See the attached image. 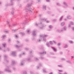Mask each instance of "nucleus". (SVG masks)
Listing matches in <instances>:
<instances>
[{"label":"nucleus","mask_w":74,"mask_h":74,"mask_svg":"<svg viewBox=\"0 0 74 74\" xmlns=\"http://www.w3.org/2000/svg\"><path fill=\"white\" fill-rule=\"evenodd\" d=\"M11 14L12 15H13V14H14V10L12 11L11 12Z\"/></svg>","instance_id":"e433bc0d"},{"label":"nucleus","mask_w":74,"mask_h":74,"mask_svg":"<svg viewBox=\"0 0 74 74\" xmlns=\"http://www.w3.org/2000/svg\"><path fill=\"white\" fill-rule=\"evenodd\" d=\"M46 1L47 2H50V0H46Z\"/></svg>","instance_id":"5fc2aeb1"},{"label":"nucleus","mask_w":74,"mask_h":74,"mask_svg":"<svg viewBox=\"0 0 74 74\" xmlns=\"http://www.w3.org/2000/svg\"><path fill=\"white\" fill-rule=\"evenodd\" d=\"M16 42H17V44H18V43H19V42L18 41H16Z\"/></svg>","instance_id":"bf43d9fd"},{"label":"nucleus","mask_w":74,"mask_h":74,"mask_svg":"<svg viewBox=\"0 0 74 74\" xmlns=\"http://www.w3.org/2000/svg\"><path fill=\"white\" fill-rule=\"evenodd\" d=\"M24 62H23V61H21V62L20 64V66H23V63Z\"/></svg>","instance_id":"ddd939ff"},{"label":"nucleus","mask_w":74,"mask_h":74,"mask_svg":"<svg viewBox=\"0 0 74 74\" xmlns=\"http://www.w3.org/2000/svg\"><path fill=\"white\" fill-rule=\"evenodd\" d=\"M4 32L5 33H8V31H4Z\"/></svg>","instance_id":"de8ad7c7"},{"label":"nucleus","mask_w":74,"mask_h":74,"mask_svg":"<svg viewBox=\"0 0 74 74\" xmlns=\"http://www.w3.org/2000/svg\"><path fill=\"white\" fill-rule=\"evenodd\" d=\"M15 0H11L10 1V4H8L7 5H12L13 4H14V3H13V1H14Z\"/></svg>","instance_id":"39448f33"},{"label":"nucleus","mask_w":74,"mask_h":74,"mask_svg":"<svg viewBox=\"0 0 74 74\" xmlns=\"http://www.w3.org/2000/svg\"><path fill=\"white\" fill-rule=\"evenodd\" d=\"M2 51H3V52H6V50H3Z\"/></svg>","instance_id":"6e6d98bb"},{"label":"nucleus","mask_w":74,"mask_h":74,"mask_svg":"<svg viewBox=\"0 0 74 74\" xmlns=\"http://www.w3.org/2000/svg\"><path fill=\"white\" fill-rule=\"evenodd\" d=\"M7 24H8V25L9 24V23H10V22H9V21H7Z\"/></svg>","instance_id":"4d7b16f0"},{"label":"nucleus","mask_w":74,"mask_h":74,"mask_svg":"<svg viewBox=\"0 0 74 74\" xmlns=\"http://www.w3.org/2000/svg\"><path fill=\"white\" fill-rule=\"evenodd\" d=\"M30 74H33V72H32V71H30Z\"/></svg>","instance_id":"680f3d73"},{"label":"nucleus","mask_w":74,"mask_h":74,"mask_svg":"<svg viewBox=\"0 0 74 74\" xmlns=\"http://www.w3.org/2000/svg\"><path fill=\"white\" fill-rule=\"evenodd\" d=\"M49 27L50 29H52V26L51 25L49 26Z\"/></svg>","instance_id":"c9c22d12"},{"label":"nucleus","mask_w":74,"mask_h":74,"mask_svg":"<svg viewBox=\"0 0 74 74\" xmlns=\"http://www.w3.org/2000/svg\"><path fill=\"white\" fill-rule=\"evenodd\" d=\"M43 28V26L42 27H40V28L41 29H42Z\"/></svg>","instance_id":"0e129e2a"},{"label":"nucleus","mask_w":74,"mask_h":74,"mask_svg":"<svg viewBox=\"0 0 74 74\" xmlns=\"http://www.w3.org/2000/svg\"><path fill=\"white\" fill-rule=\"evenodd\" d=\"M63 4H64V5H68V4H67V2H66L65 1L63 2Z\"/></svg>","instance_id":"412c9836"},{"label":"nucleus","mask_w":74,"mask_h":74,"mask_svg":"<svg viewBox=\"0 0 74 74\" xmlns=\"http://www.w3.org/2000/svg\"><path fill=\"white\" fill-rule=\"evenodd\" d=\"M40 20H41V21H45V19H44V18H41Z\"/></svg>","instance_id":"f704fd0d"},{"label":"nucleus","mask_w":74,"mask_h":74,"mask_svg":"<svg viewBox=\"0 0 74 74\" xmlns=\"http://www.w3.org/2000/svg\"><path fill=\"white\" fill-rule=\"evenodd\" d=\"M15 47H16V48H19V47H20V46H18L17 45H14Z\"/></svg>","instance_id":"5701e85b"},{"label":"nucleus","mask_w":74,"mask_h":74,"mask_svg":"<svg viewBox=\"0 0 74 74\" xmlns=\"http://www.w3.org/2000/svg\"><path fill=\"white\" fill-rule=\"evenodd\" d=\"M17 25V24H15L13 25V26H16Z\"/></svg>","instance_id":"8fccbe9b"},{"label":"nucleus","mask_w":74,"mask_h":74,"mask_svg":"<svg viewBox=\"0 0 74 74\" xmlns=\"http://www.w3.org/2000/svg\"><path fill=\"white\" fill-rule=\"evenodd\" d=\"M7 69H6L5 70V71H6V72H8L9 73H11V71L8 69H9V66H7Z\"/></svg>","instance_id":"20e7f679"},{"label":"nucleus","mask_w":74,"mask_h":74,"mask_svg":"<svg viewBox=\"0 0 74 74\" xmlns=\"http://www.w3.org/2000/svg\"><path fill=\"white\" fill-rule=\"evenodd\" d=\"M58 45L59 46V45H60V43H59L58 44Z\"/></svg>","instance_id":"e2e57ef3"},{"label":"nucleus","mask_w":74,"mask_h":74,"mask_svg":"<svg viewBox=\"0 0 74 74\" xmlns=\"http://www.w3.org/2000/svg\"><path fill=\"white\" fill-rule=\"evenodd\" d=\"M49 74H53V73L52 72L50 73Z\"/></svg>","instance_id":"69168bd1"},{"label":"nucleus","mask_w":74,"mask_h":74,"mask_svg":"<svg viewBox=\"0 0 74 74\" xmlns=\"http://www.w3.org/2000/svg\"><path fill=\"white\" fill-rule=\"evenodd\" d=\"M42 65V64H41V63L39 64V66H38V68H37L38 69H39L40 68V66H41Z\"/></svg>","instance_id":"b1692460"},{"label":"nucleus","mask_w":74,"mask_h":74,"mask_svg":"<svg viewBox=\"0 0 74 74\" xmlns=\"http://www.w3.org/2000/svg\"><path fill=\"white\" fill-rule=\"evenodd\" d=\"M65 25V22H63L62 23H61V26H64V25Z\"/></svg>","instance_id":"aec40b11"},{"label":"nucleus","mask_w":74,"mask_h":74,"mask_svg":"<svg viewBox=\"0 0 74 74\" xmlns=\"http://www.w3.org/2000/svg\"><path fill=\"white\" fill-rule=\"evenodd\" d=\"M11 41V39H8V41L9 42H10V41Z\"/></svg>","instance_id":"09e8293b"},{"label":"nucleus","mask_w":74,"mask_h":74,"mask_svg":"<svg viewBox=\"0 0 74 74\" xmlns=\"http://www.w3.org/2000/svg\"><path fill=\"white\" fill-rule=\"evenodd\" d=\"M30 59L29 58H27L26 59L27 61H30Z\"/></svg>","instance_id":"ea45409f"},{"label":"nucleus","mask_w":74,"mask_h":74,"mask_svg":"<svg viewBox=\"0 0 74 74\" xmlns=\"http://www.w3.org/2000/svg\"><path fill=\"white\" fill-rule=\"evenodd\" d=\"M2 45L3 46V47H4V48H5V45H6V44L3 43V44H2Z\"/></svg>","instance_id":"bb28decb"},{"label":"nucleus","mask_w":74,"mask_h":74,"mask_svg":"<svg viewBox=\"0 0 74 74\" xmlns=\"http://www.w3.org/2000/svg\"><path fill=\"white\" fill-rule=\"evenodd\" d=\"M40 1H41V0H38V2H40Z\"/></svg>","instance_id":"338daca9"},{"label":"nucleus","mask_w":74,"mask_h":74,"mask_svg":"<svg viewBox=\"0 0 74 74\" xmlns=\"http://www.w3.org/2000/svg\"><path fill=\"white\" fill-rule=\"evenodd\" d=\"M72 29L73 30V31H74V27H72Z\"/></svg>","instance_id":"052dcab7"},{"label":"nucleus","mask_w":74,"mask_h":74,"mask_svg":"<svg viewBox=\"0 0 74 74\" xmlns=\"http://www.w3.org/2000/svg\"><path fill=\"white\" fill-rule=\"evenodd\" d=\"M41 59L42 60H43V59H44V57H41Z\"/></svg>","instance_id":"864d4df0"},{"label":"nucleus","mask_w":74,"mask_h":74,"mask_svg":"<svg viewBox=\"0 0 74 74\" xmlns=\"http://www.w3.org/2000/svg\"><path fill=\"white\" fill-rule=\"evenodd\" d=\"M53 42H54V44H56V41H54V40H53Z\"/></svg>","instance_id":"603ef678"},{"label":"nucleus","mask_w":74,"mask_h":74,"mask_svg":"<svg viewBox=\"0 0 74 74\" xmlns=\"http://www.w3.org/2000/svg\"><path fill=\"white\" fill-rule=\"evenodd\" d=\"M74 25V22L72 21H71L70 22V23H69V24L68 25V27H70L71 26H72V25Z\"/></svg>","instance_id":"423d86ee"},{"label":"nucleus","mask_w":74,"mask_h":74,"mask_svg":"<svg viewBox=\"0 0 74 74\" xmlns=\"http://www.w3.org/2000/svg\"><path fill=\"white\" fill-rule=\"evenodd\" d=\"M59 71L58 72V74H59V73H62V72H63V71L62 70H58Z\"/></svg>","instance_id":"393cba45"},{"label":"nucleus","mask_w":74,"mask_h":74,"mask_svg":"<svg viewBox=\"0 0 74 74\" xmlns=\"http://www.w3.org/2000/svg\"><path fill=\"white\" fill-rule=\"evenodd\" d=\"M63 16H62L59 19V21H62V19H63Z\"/></svg>","instance_id":"f3484780"},{"label":"nucleus","mask_w":74,"mask_h":74,"mask_svg":"<svg viewBox=\"0 0 74 74\" xmlns=\"http://www.w3.org/2000/svg\"><path fill=\"white\" fill-rule=\"evenodd\" d=\"M50 44H51V45H53V43L52 42L50 41Z\"/></svg>","instance_id":"58836bf2"},{"label":"nucleus","mask_w":74,"mask_h":74,"mask_svg":"<svg viewBox=\"0 0 74 74\" xmlns=\"http://www.w3.org/2000/svg\"><path fill=\"white\" fill-rule=\"evenodd\" d=\"M43 72L44 73H47V71H46L45 69H43Z\"/></svg>","instance_id":"4468645a"},{"label":"nucleus","mask_w":74,"mask_h":74,"mask_svg":"<svg viewBox=\"0 0 74 74\" xmlns=\"http://www.w3.org/2000/svg\"><path fill=\"white\" fill-rule=\"evenodd\" d=\"M25 53H23L22 54H20L19 55V57H21V56H22V55H25Z\"/></svg>","instance_id":"7c9ffc66"},{"label":"nucleus","mask_w":74,"mask_h":74,"mask_svg":"<svg viewBox=\"0 0 74 74\" xmlns=\"http://www.w3.org/2000/svg\"><path fill=\"white\" fill-rule=\"evenodd\" d=\"M45 53V52H43V53H40V54H41V55H42V54H44V53Z\"/></svg>","instance_id":"3c124183"},{"label":"nucleus","mask_w":74,"mask_h":74,"mask_svg":"<svg viewBox=\"0 0 74 74\" xmlns=\"http://www.w3.org/2000/svg\"><path fill=\"white\" fill-rule=\"evenodd\" d=\"M10 50V49H9V48H7V51H9Z\"/></svg>","instance_id":"a18cd8bd"},{"label":"nucleus","mask_w":74,"mask_h":74,"mask_svg":"<svg viewBox=\"0 0 74 74\" xmlns=\"http://www.w3.org/2000/svg\"><path fill=\"white\" fill-rule=\"evenodd\" d=\"M12 31L13 32H16V29H12Z\"/></svg>","instance_id":"a19ab883"},{"label":"nucleus","mask_w":74,"mask_h":74,"mask_svg":"<svg viewBox=\"0 0 74 74\" xmlns=\"http://www.w3.org/2000/svg\"><path fill=\"white\" fill-rule=\"evenodd\" d=\"M25 23H27V22H29V21L27 20H26L25 21Z\"/></svg>","instance_id":"13d9d810"},{"label":"nucleus","mask_w":74,"mask_h":74,"mask_svg":"<svg viewBox=\"0 0 74 74\" xmlns=\"http://www.w3.org/2000/svg\"><path fill=\"white\" fill-rule=\"evenodd\" d=\"M32 3L31 4L30 3H28L26 5V7L25 8V10H28L29 12L31 14H33V12H32V9L30 7L32 6Z\"/></svg>","instance_id":"f257e3e1"},{"label":"nucleus","mask_w":74,"mask_h":74,"mask_svg":"<svg viewBox=\"0 0 74 74\" xmlns=\"http://www.w3.org/2000/svg\"><path fill=\"white\" fill-rule=\"evenodd\" d=\"M58 67H62V65H58Z\"/></svg>","instance_id":"2f4dec72"},{"label":"nucleus","mask_w":74,"mask_h":74,"mask_svg":"<svg viewBox=\"0 0 74 74\" xmlns=\"http://www.w3.org/2000/svg\"><path fill=\"white\" fill-rule=\"evenodd\" d=\"M20 34L21 35H24V34H25V33L23 32H20Z\"/></svg>","instance_id":"473e14b6"},{"label":"nucleus","mask_w":74,"mask_h":74,"mask_svg":"<svg viewBox=\"0 0 74 74\" xmlns=\"http://www.w3.org/2000/svg\"><path fill=\"white\" fill-rule=\"evenodd\" d=\"M67 19H71V18H72V17L70 15H68L67 16Z\"/></svg>","instance_id":"9d476101"},{"label":"nucleus","mask_w":74,"mask_h":74,"mask_svg":"<svg viewBox=\"0 0 74 74\" xmlns=\"http://www.w3.org/2000/svg\"><path fill=\"white\" fill-rule=\"evenodd\" d=\"M34 60L35 61H36V60H37V57H35L34 58Z\"/></svg>","instance_id":"79ce46f5"},{"label":"nucleus","mask_w":74,"mask_h":74,"mask_svg":"<svg viewBox=\"0 0 74 74\" xmlns=\"http://www.w3.org/2000/svg\"><path fill=\"white\" fill-rule=\"evenodd\" d=\"M32 35H33V36H34L36 35V31H33V32H32Z\"/></svg>","instance_id":"f8f14e48"},{"label":"nucleus","mask_w":74,"mask_h":74,"mask_svg":"<svg viewBox=\"0 0 74 74\" xmlns=\"http://www.w3.org/2000/svg\"><path fill=\"white\" fill-rule=\"evenodd\" d=\"M66 62H68V63H70V64H71V61L70 60L66 61Z\"/></svg>","instance_id":"c756f323"},{"label":"nucleus","mask_w":74,"mask_h":74,"mask_svg":"<svg viewBox=\"0 0 74 74\" xmlns=\"http://www.w3.org/2000/svg\"><path fill=\"white\" fill-rule=\"evenodd\" d=\"M34 25H35V26H37V23H35Z\"/></svg>","instance_id":"49530a36"},{"label":"nucleus","mask_w":74,"mask_h":74,"mask_svg":"<svg viewBox=\"0 0 74 74\" xmlns=\"http://www.w3.org/2000/svg\"><path fill=\"white\" fill-rule=\"evenodd\" d=\"M48 31H49V32L51 31V29H48Z\"/></svg>","instance_id":"774afa93"},{"label":"nucleus","mask_w":74,"mask_h":74,"mask_svg":"<svg viewBox=\"0 0 74 74\" xmlns=\"http://www.w3.org/2000/svg\"><path fill=\"white\" fill-rule=\"evenodd\" d=\"M23 74H27V72L25 71H23L22 72Z\"/></svg>","instance_id":"4be33fe9"},{"label":"nucleus","mask_w":74,"mask_h":74,"mask_svg":"<svg viewBox=\"0 0 74 74\" xmlns=\"http://www.w3.org/2000/svg\"><path fill=\"white\" fill-rule=\"evenodd\" d=\"M45 21H46L47 23H49V21H48V20H47V19H45Z\"/></svg>","instance_id":"72a5a7b5"},{"label":"nucleus","mask_w":74,"mask_h":74,"mask_svg":"<svg viewBox=\"0 0 74 74\" xmlns=\"http://www.w3.org/2000/svg\"><path fill=\"white\" fill-rule=\"evenodd\" d=\"M43 10H46V6L45 5H43L42 7Z\"/></svg>","instance_id":"2eb2a0df"},{"label":"nucleus","mask_w":74,"mask_h":74,"mask_svg":"<svg viewBox=\"0 0 74 74\" xmlns=\"http://www.w3.org/2000/svg\"><path fill=\"white\" fill-rule=\"evenodd\" d=\"M51 48L53 51L54 52H57V50L55 49L54 47H51Z\"/></svg>","instance_id":"9b49d317"},{"label":"nucleus","mask_w":74,"mask_h":74,"mask_svg":"<svg viewBox=\"0 0 74 74\" xmlns=\"http://www.w3.org/2000/svg\"><path fill=\"white\" fill-rule=\"evenodd\" d=\"M47 45L48 47H49L50 45H49V42H47Z\"/></svg>","instance_id":"cd10ccee"},{"label":"nucleus","mask_w":74,"mask_h":74,"mask_svg":"<svg viewBox=\"0 0 74 74\" xmlns=\"http://www.w3.org/2000/svg\"><path fill=\"white\" fill-rule=\"evenodd\" d=\"M40 37L43 38V40H42V41L46 42L47 40L46 39V38H45V37H48V35H40Z\"/></svg>","instance_id":"f03ea898"},{"label":"nucleus","mask_w":74,"mask_h":74,"mask_svg":"<svg viewBox=\"0 0 74 74\" xmlns=\"http://www.w3.org/2000/svg\"><path fill=\"white\" fill-rule=\"evenodd\" d=\"M11 54L12 55H13V56H16V52L15 51H12Z\"/></svg>","instance_id":"6e6552de"},{"label":"nucleus","mask_w":74,"mask_h":74,"mask_svg":"<svg viewBox=\"0 0 74 74\" xmlns=\"http://www.w3.org/2000/svg\"><path fill=\"white\" fill-rule=\"evenodd\" d=\"M6 37V36L5 35H3L2 36V37L3 38H5V37Z\"/></svg>","instance_id":"c85d7f7f"},{"label":"nucleus","mask_w":74,"mask_h":74,"mask_svg":"<svg viewBox=\"0 0 74 74\" xmlns=\"http://www.w3.org/2000/svg\"><path fill=\"white\" fill-rule=\"evenodd\" d=\"M69 42L70 44H74V42L72 40H69Z\"/></svg>","instance_id":"6ab92c4d"},{"label":"nucleus","mask_w":74,"mask_h":74,"mask_svg":"<svg viewBox=\"0 0 74 74\" xmlns=\"http://www.w3.org/2000/svg\"><path fill=\"white\" fill-rule=\"evenodd\" d=\"M15 64V62L14 60H13L12 61L11 65L12 66H14Z\"/></svg>","instance_id":"1a4fd4ad"},{"label":"nucleus","mask_w":74,"mask_h":74,"mask_svg":"<svg viewBox=\"0 0 74 74\" xmlns=\"http://www.w3.org/2000/svg\"><path fill=\"white\" fill-rule=\"evenodd\" d=\"M7 55H5L4 56V58L5 59V61H6L7 62H8L9 61L7 59Z\"/></svg>","instance_id":"0eeeda50"},{"label":"nucleus","mask_w":74,"mask_h":74,"mask_svg":"<svg viewBox=\"0 0 74 74\" xmlns=\"http://www.w3.org/2000/svg\"><path fill=\"white\" fill-rule=\"evenodd\" d=\"M68 5H65L64 6V7L65 8H67L68 7Z\"/></svg>","instance_id":"dca6fc26"},{"label":"nucleus","mask_w":74,"mask_h":74,"mask_svg":"<svg viewBox=\"0 0 74 74\" xmlns=\"http://www.w3.org/2000/svg\"><path fill=\"white\" fill-rule=\"evenodd\" d=\"M25 50H26V51H27L29 50V49L28 48H25Z\"/></svg>","instance_id":"37998d69"},{"label":"nucleus","mask_w":74,"mask_h":74,"mask_svg":"<svg viewBox=\"0 0 74 74\" xmlns=\"http://www.w3.org/2000/svg\"><path fill=\"white\" fill-rule=\"evenodd\" d=\"M57 4L58 5H61V4H60V3H57Z\"/></svg>","instance_id":"c03bdc74"},{"label":"nucleus","mask_w":74,"mask_h":74,"mask_svg":"<svg viewBox=\"0 0 74 74\" xmlns=\"http://www.w3.org/2000/svg\"><path fill=\"white\" fill-rule=\"evenodd\" d=\"M61 29H60V30L59 29H57L56 31V32H58V33H60V32H61Z\"/></svg>","instance_id":"a878e982"},{"label":"nucleus","mask_w":74,"mask_h":74,"mask_svg":"<svg viewBox=\"0 0 74 74\" xmlns=\"http://www.w3.org/2000/svg\"><path fill=\"white\" fill-rule=\"evenodd\" d=\"M30 29H28L26 31V32H27L28 34H30Z\"/></svg>","instance_id":"a211bd4d"},{"label":"nucleus","mask_w":74,"mask_h":74,"mask_svg":"<svg viewBox=\"0 0 74 74\" xmlns=\"http://www.w3.org/2000/svg\"><path fill=\"white\" fill-rule=\"evenodd\" d=\"M67 30V27L66 26H64L63 28L61 29V32L62 33L64 31H66Z\"/></svg>","instance_id":"7ed1b4c3"},{"label":"nucleus","mask_w":74,"mask_h":74,"mask_svg":"<svg viewBox=\"0 0 74 74\" xmlns=\"http://www.w3.org/2000/svg\"><path fill=\"white\" fill-rule=\"evenodd\" d=\"M68 47V45H66L64 47V48H67Z\"/></svg>","instance_id":"4c0bfd02"}]
</instances>
